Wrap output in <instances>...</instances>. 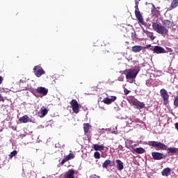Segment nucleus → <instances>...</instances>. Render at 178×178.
I'll use <instances>...</instances> for the list:
<instances>
[{"instance_id":"20e7f679","label":"nucleus","mask_w":178,"mask_h":178,"mask_svg":"<svg viewBox=\"0 0 178 178\" xmlns=\"http://www.w3.org/2000/svg\"><path fill=\"white\" fill-rule=\"evenodd\" d=\"M137 74H138V72L136 69H129L128 70L126 79L127 80H131V79H136L137 77Z\"/></svg>"},{"instance_id":"aec40b11","label":"nucleus","mask_w":178,"mask_h":178,"mask_svg":"<svg viewBox=\"0 0 178 178\" xmlns=\"http://www.w3.org/2000/svg\"><path fill=\"white\" fill-rule=\"evenodd\" d=\"M90 127H91V124H90V123L83 124V130L85 134H87V133H88V131H90Z\"/></svg>"},{"instance_id":"393cba45","label":"nucleus","mask_w":178,"mask_h":178,"mask_svg":"<svg viewBox=\"0 0 178 178\" xmlns=\"http://www.w3.org/2000/svg\"><path fill=\"white\" fill-rule=\"evenodd\" d=\"M16 155H17V150H14V151L11 152L10 154H9L10 159H12V158H13V156H16Z\"/></svg>"},{"instance_id":"4be33fe9","label":"nucleus","mask_w":178,"mask_h":178,"mask_svg":"<svg viewBox=\"0 0 178 178\" xmlns=\"http://www.w3.org/2000/svg\"><path fill=\"white\" fill-rule=\"evenodd\" d=\"M134 151H135L136 154H144V152H145V150L143 147L135 148Z\"/></svg>"},{"instance_id":"4468645a","label":"nucleus","mask_w":178,"mask_h":178,"mask_svg":"<svg viewBox=\"0 0 178 178\" xmlns=\"http://www.w3.org/2000/svg\"><path fill=\"white\" fill-rule=\"evenodd\" d=\"M115 163H117L116 168L118 170H123L124 169V165H123V162L120 159L115 160Z\"/></svg>"},{"instance_id":"dca6fc26","label":"nucleus","mask_w":178,"mask_h":178,"mask_svg":"<svg viewBox=\"0 0 178 178\" xmlns=\"http://www.w3.org/2000/svg\"><path fill=\"white\" fill-rule=\"evenodd\" d=\"M178 7V0H172L170 6L168 8L169 10H173V9H176Z\"/></svg>"},{"instance_id":"7ed1b4c3","label":"nucleus","mask_w":178,"mask_h":178,"mask_svg":"<svg viewBox=\"0 0 178 178\" xmlns=\"http://www.w3.org/2000/svg\"><path fill=\"white\" fill-rule=\"evenodd\" d=\"M135 16L140 26H147V22H144L143 15H141V12H140V8H138V6L137 5H135Z\"/></svg>"},{"instance_id":"a211bd4d","label":"nucleus","mask_w":178,"mask_h":178,"mask_svg":"<svg viewBox=\"0 0 178 178\" xmlns=\"http://www.w3.org/2000/svg\"><path fill=\"white\" fill-rule=\"evenodd\" d=\"M93 149H95V151H104V149H105V147L95 144L93 145Z\"/></svg>"},{"instance_id":"ea45409f","label":"nucleus","mask_w":178,"mask_h":178,"mask_svg":"<svg viewBox=\"0 0 178 178\" xmlns=\"http://www.w3.org/2000/svg\"><path fill=\"white\" fill-rule=\"evenodd\" d=\"M138 1H141V0H138Z\"/></svg>"},{"instance_id":"c85d7f7f","label":"nucleus","mask_w":178,"mask_h":178,"mask_svg":"<svg viewBox=\"0 0 178 178\" xmlns=\"http://www.w3.org/2000/svg\"><path fill=\"white\" fill-rule=\"evenodd\" d=\"M124 92L125 95H127L129 92H131V90H129L127 88H124Z\"/></svg>"},{"instance_id":"f3484780","label":"nucleus","mask_w":178,"mask_h":178,"mask_svg":"<svg viewBox=\"0 0 178 178\" xmlns=\"http://www.w3.org/2000/svg\"><path fill=\"white\" fill-rule=\"evenodd\" d=\"M143 46L135 45L132 47V52H135L136 54L140 52V51H143Z\"/></svg>"},{"instance_id":"423d86ee","label":"nucleus","mask_w":178,"mask_h":178,"mask_svg":"<svg viewBox=\"0 0 178 178\" xmlns=\"http://www.w3.org/2000/svg\"><path fill=\"white\" fill-rule=\"evenodd\" d=\"M33 72L36 77H41L42 74H45V71L44 70V69H42V67H41V65H35L33 67Z\"/></svg>"},{"instance_id":"4c0bfd02","label":"nucleus","mask_w":178,"mask_h":178,"mask_svg":"<svg viewBox=\"0 0 178 178\" xmlns=\"http://www.w3.org/2000/svg\"><path fill=\"white\" fill-rule=\"evenodd\" d=\"M24 88H26V87H22V90H24Z\"/></svg>"},{"instance_id":"2eb2a0df","label":"nucleus","mask_w":178,"mask_h":178,"mask_svg":"<svg viewBox=\"0 0 178 178\" xmlns=\"http://www.w3.org/2000/svg\"><path fill=\"white\" fill-rule=\"evenodd\" d=\"M172 172V169H170V168H164L162 172V176H165V177H168V176H170V173Z\"/></svg>"},{"instance_id":"cd10ccee","label":"nucleus","mask_w":178,"mask_h":178,"mask_svg":"<svg viewBox=\"0 0 178 178\" xmlns=\"http://www.w3.org/2000/svg\"><path fill=\"white\" fill-rule=\"evenodd\" d=\"M174 105L176 106V108H178V96L175 97V98Z\"/></svg>"},{"instance_id":"58836bf2","label":"nucleus","mask_w":178,"mask_h":178,"mask_svg":"<svg viewBox=\"0 0 178 178\" xmlns=\"http://www.w3.org/2000/svg\"><path fill=\"white\" fill-rule=\"evenodd\" d=\"M134 35V33H132V35Z\"/></svg>"},{"instance_id":"473e14b6","label":"nucleus","mask_w":178,"mask_h":178,"mask_svg":"<svg viewBox=\"0 0 178 178\" xmlns=\"http://www.w3.org/2000/svg\"><path fill=\"white\" fill-rule=\"evenodd\" d=\"M143 49H148V48H151V44H147L145 47H143Z\"/></svg>"},{"instance_id":"f03ea898","label":"nucleus","mask_w":178,"mask_h":178,"mask_svg":"<svg viewBox=\"0 0 178 178\" xmlns=\"http://www.w3.org/2000/svg\"><path fill=\"white\" fill-rule=\"evenodd\" d=\"M147 145L149 147H153L154 148H156V149H161L164 151H168V154H176L178 152V148L177 147H168L165 145L164 143H162L161 142L157 141H149Z\"/></svg>"},{"instance_id":"f8f14e48","label":"nucleus","mask_w":178,"mask_h":178,"mask_svg":"<svg viewBox=\"0 0 178 178\" xmlns=\"http://www.w3.org/2000/svg\"><path fill=\"white\" fill-rule=\"evenodd\" d=\"M36 92H38L39 94H41L43 96H45L47 95V94H48V89L40 86L36 89Z\"/></svg>"},{"instance_id":"6e6552de","label":"nucleus","mask_w":178,"mask_h":178,"mask_svg":"<svg viewBox=\"0 0 178 178\" xmlns=\"http://www.w3.org/2000/svg\"><path fill=\"white\" fill-rule=\"evenodd\" d=\"M152 156L154 161H161V159H165L166 156L163 153H159L158 152H153L152 153Z\"/></svg>"},{"instance_id":"c756f323","label":"nucleus","mask_w":178,"mask_h":178,"mask_svg":"<svg viewBox=\"0 0 178 178\" xmlns=\"http://www.w3.org/2000/svg\"><path fill=\"white\" fill-rule=\"evenodd\" d=\"M0 102H5V98H3L1 94H0Z\"/></svg>"},{"instance_id":"b1692460","label":"nucleus","mask_w":178,"mask_h":178,"mask_svg":"<svg viewBox=\"0 0 178 178\" xmlns=\"http://www.w3.org/2000/svg\"><path fill=\"white\" fill-rule=\"evenodd\" d=\"M137 109H144L145 108V104L143 102L136 103V105Z\"/></svg>"},{"instance_id":"7c9ffc66","label":"nucleus","mask_w":178,"mask_h":178,"mask_svg":"<svg viewBox=\"0 0 178 178\" xmlns=\"http://www.w3.org/2000/svg\"><path fill=\"white\" fill-rule=\"evenodd\" d=\"M130 104H131L132 106H136L137 105V102H136V101L131 102H130Z\"/></svg>"},{"instance_id":"2f4dec72","label":"nucleus","mask_w":178,"mask_h":178,"mask_svg":"<svg viewBox=\"0 0 178 178\" xmlns=\"http://www.w3.org/2000/svg\"><path fill=\"white\" fill-rule=\"evenodd\" d=\"M90 178H101V177H99L97 175H92L90 176Z\"/></svg>"},{"instance_id":"6ab92c4d","label":"nucleus","mask_w":178,"mask_h":178,"mask_svg":"<svg viewBox=\"0 0 178 178\" xmlns=\"http://www.w3.org/2000/svg\"><path fill=\"white\" fill-rule=\"evenodd\" d=\"M19 121L20 123H28L29 122V115H25L19 118Z\"/></svg>"},{"instance_id":"a878e982","label":"nucleus","mask_w":178,"mask_h":178,"mask_svg":"<svg viewBox=\"0 0 178 178\" xmlns=\"http://www.w3.org/2000/svg\"><path fill=\"white\" fill-rule=\"evenodd\" d=\"M27 80H29V79H27L24 78V79H21L19 81V86H22V84H26V83H27Z\"/></svg>"},{"instance_id":"5701e85b","label":"nucleus","mask_w":178,"mask_h":178,"mask_svg":"<svg viewBox=\"0 0 178 178\" xmlns=\"http://www.w3.org/2000/svg\"><path fill=\"white\" fill-rule=\"evenodd\" d=\"M146 35L152 40L154 41L155 40L156 37L154 36V33L147 31L146 32Z\"/></svg>"},{"instance_id":"9d476101","label":"nucleus","mask_w":178,"mask_h":178,"mask_svg":"<svg viewBox=\"0 0 178 178\" xmlns=\"http://www.w3.org/2000/svg\"><path fill=\"white\" fill-rule=\"evenodd\" d=\"M108 166H115V161L106 159L102 164L104 169H108Z\"/></svg>"},{"instance_id":"1a4fd4ad","label":"nucleus","mask_w":178,"mask_h":178,"mask_svg":"<svg viewBox=\"0 0 178 178\" xmlns=\"http://www.w3.org/2000/svg\"><path fill=\"white\" fill-rule=\"evenodd\" d=\"M153 51L154 54H166V50L161 46H155Z\"/></svg>"},{"instance_id":"bb28decb","label":"nucleus","mask_w":178,"mask_h":178,"mask_svg":"<svg viewBox=\"0 0 178 178\" xmlns=\"http://www.w3.org/2000/svg\"><path fill=\"white\" fill-rule=\"evenodd\" d=\"M94 156L95 159H99L101 158V154L99 152H95L94 153Z\"/></svg>"},{"instance_id":"f704fd0d","label":"nucleus","mask_w":178,"mask_h":178,"mask_svg":"<svg viewBox=\"0 0 178 178\" xmlns=\"http://www.w3.org/2000/svg\"><path fill=\"white\" fill-rule=\"evenodd\" d=\"M2 81H3V77L0 76V84H2Z\"/></svg>"},{"instance_id":"412c9836","label":"nucleus","mask_w":178,"mask_h":178,"mask_svg":"<svg viewBox=\"0 0 178 178\" xmlns=\"http://www.w3.org/2000/svg\"><path fill=\"white\" fill-rule=\"evenodd\" d=\"M40 113H41L40 118H44L45 115H47L48 109H47V108H45L44 107H42L41 109H40Z\"/></svg>"},{"instance_id":"ddd939ff","label":"nucleus","mask_w":178,"mask_h":178,"mask_svg":"<svg viewBox=\"0 0 178 178\" xmlns=\"http://www.w3.org/2000/svg\"><path fill=\"white\" fill-rule=\"evenodd\" d=\"M118 97H116V96H113L111 97V98H105L103 102L106 104V105H109L111 104H112V102H115V101H116Z\"/></svg>"},{"instance_id":"9b49d317","label":"nucleus","mask_w":178,"mask_h":178,"mask_svg":"<svg viewBox=\"0 0 178 178\" xmlns=\"http://www.w3.org/2000/svg\"><path fill=\"white\" fill-rule=\"evenodd\" d=\"M74 158V154L73 153H70L68 155H67L65 159L62 160L60 162V165H65L67 161H70V159H73Z\"/></svg>"},{"instance_id":"72a5a7b5","label":"nucleus","mask_w":178,"mask_h":178,"mask_svg":"<svg viewBox=\"0 0 178 178\" xmlns=\"http://www.w3.org/2000/svg\"><path fill=\"white\" fill-rule=\"evenodd\" d=\"M141 29H142L143 33H145V34H147V33H148V31H147V30H145V29H144V27L141 26Z\"/></svg>"},{"instance_id":"39448f33","label":"nucleus","mask_w":178,"mask_h":178,"mask_svg":"<svg viewBox=\"0 0 178 178\" xmlns=\"http://www.w3.org/2000/svg\"><path fill=\"white\" fill-rule=\"evenodd\" d=\"M70 104L71 105V108H72L74 113H79V112H80V104H79L77 100L73 99L70 102Z\"/></svg>"},{"instance_id":"c9c22d12","label":"nucleus","mask_w":178,"mask_h":178,"mask_svg":"<svg viewBox=\"0 0 178 178\" xmlns=\"http://www.w3.org/2000/svg\"><path fill=\"white\" fill-rule=\"evenodd\" d=\"M111 133L112 134H118V131H113Z\"/></svg>"},{"instance_id":"f257e3e1","label":"nucleus","mask_w":178,"mask_h":178,"mask_svg":"<svg viewBox=\"0 0 178 178\" xmlns=\"http://www.w3.org/2000/svg\"><path fill=\"white\" fill-rule=\"evenodd\" d=\"M162 24H158V22L152 23V29L154 31H156L158 34H161V35H168L169 34V29H171L172 31H176L177 30V26L169 19H163L161 21Z\"/></svg>"},{"instance_id":"e433bc0d","label":"nucleus","mask_w":178,"mask_h":178,"mask_svg":"<svg viewBox=\"0 0 178 178\" xmlns=\"http://www.w3.org/2000/svg\"><path fill=\"white\" fill-rule=\"evenodd\" d=\"M139 2L137 0H135V5L138 6Z\"/></svg>"},{"instance_id":"0eeeda50","label":"nucleus","mask_w":178,"mask_h":178,"mask_svg":"<svg viewBox=\"0 0 178 178\" xmlns=\"http://www.w3.org/2000/svg\"><path fill=\"white\" fill-rule=\"evenodd\" d=\"M160 95L163 99V104L167 105L169 102V93L165 89H161L160 90Z\"/></svg>"}]
</instances>
